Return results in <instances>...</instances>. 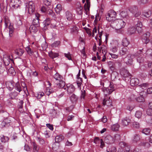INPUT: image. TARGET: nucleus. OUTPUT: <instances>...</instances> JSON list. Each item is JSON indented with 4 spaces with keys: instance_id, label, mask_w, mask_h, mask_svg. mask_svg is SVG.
Listing matches in <instances>:
<instances>
[{
    "instance_id": "nucleus-17",
    "label": "nucleus",
    "mask_w": 152,
    "mask_h": 152,
    "mask_svg": "<svg viewBox=\"0 0 152 152\" xmlns=\"http://www.w3.org/2000/svg\"><path fill=\"white\" fill-rule=\"evenodd\" d=\"M35 15L36 18L33 20V25H35L37 26H39V18L40 15L38 13H36Z\"/></svg>"
},
{
    "instance_id": "nucleus-23",
    "label": "nucleus",
    "mask_w": 152,
    "mask_h": 152,
    "mask_svg": "<svg viewBox=\"0 0 152 152\" xmlns=\"http://www.w3.org/2000/svg\"><path fill=\"white\" fill-rule=\"evenodd\" d=\"M130 84L131 86H136L138 85L139 83V80L137 78H132L130 81Z\"/></svg>"
},
{
    "instance_id": "nucleus-41",
    "label": "nucleus",
    "mask_w": 152,
    "mask_h": 152,
    "mask_svg": "<svg viewBox=\"0 0 152 152\" xmlns=\"http://www.w3.org/2000/svg\"><path fill=\"white\" fill-rule=\"evenodd\" d=\"M15 89L19 92H20L22 91V88L19 82H18L16 83L15 86Z\"/></svg>"
},
{
    "instance_id": "nucleus-43",
    "label": "nucleus",
    "mask_w": 152,
    "mask_h": 152,
    "mask_svg": "<svg viewBox=\"0 0 152 152\" xmlns=\"http://www.w3.org/2000/svg\"><path fill=\"white\" fill-rule=\"evenodd\" d=\"M76 11L77 13L79 15H81L83 13V8L80 6V5L77 8Z\"/></svg>"
},
{
    "instance_id": "nucleus-24",
    "label": "nucleus",
    "mask_w": 152,
    "mask_h": 152,
    "mask_svg": "<svg viewBox=\"0 0 152 152\" xmlns=\"http://www.w3.org/2000/svg\"><path fill=\"white\" fill-rule=\"evenodd\" d=\"M36 26L34 25H31L29 28V30L31 33H35L37 31V28Z\"/></svg>"
},
{
    "instance_id": "nucleus-19",
    "label": "nucleus",
    "mask_w": 152,
    "mask_h": 152,
    "mask_svg": "<svg viewBox=\"0 0 152 152\" xmlns=\"http://www.w3.org/2000/svg\"><path fill=\"white\" fill-rule=\"evenodd\" d=\"M90 6V0H86V2L84 5V9L86 12V14L87 15L88 13Z\"/></svg>"
},
{
    "instance_id": "nucleus-29",
    "label": "nucleus",
    "mask_w": 152,
    "mask_h": 152,
    "mask_svg": "<svg viewBox=\"0 0 152 152\" xmlns=\"http://www.w3.org/2000/svg\"><path fill=\"white\" fill-rule=\"evenodd\" d=\"M140 93V96L138 97L136 99V100L139 102H143L144 101V98L143 96L142 92H140L139 93Z\"/></svg>"
},
{
    "instance_id": "nucleus-40",
    "label": "nucleus",
    "mask_w": 152,
    "mask_h": 152,
    "mask_svg": "<svg viewBox=\"0 0 152 152\" xmlns=\"http://www.w3.org/2000/svg\"><path fill=\"white\" fill-rule=\"evenodd\" d=\"M54 91L49 87H47L46 89L45 94L49 96L50 94L53 93Z\"/></svg>"
},
{
    "instance_id": "nucleus-51",
    "label": "nucleus",
    "mask_w": 152,
    "mask_h": 152,
    "mask_svg": "<svg viewBox=\"0 0 152 152\" xmlns=\"http://www.w3.org/2000/svg\"><path fill=\"white\" fill-rule=\"evenodd\" d=\"M132 126L133 127L136 129L139 128L140 126L139 123L136 121H134L132 123Z\"/></svg>"
},
{
    "instance_id": "nucleus-13",
    "label": "nucleus",
    "mask_w": 152,
    "mask_h": 152,
    "mask_svg": "<svg viewBox=\"0 0 152 152\" xmlns=\"http://www.w3.org/2000/svg\"><path fill=\"white\" fill-rule=\"evenodd\" d=\"M11 122V120L9 118H5L4 120L1 123L2 127H7L10 125Z\"/></svg>"
},
{
    "instance_id": "nucleus-22",
    "label": "nucleus",
    "mask_w": 152,
    "mask_h": 152,
    "mask_svg": "<svg viewBox=\"0 0 152 152\" xmlns=\"http://www.w3.org/2000/svg\"><path fill=\"white\" fill-rule=\"evenodd\" d=\"M65 16L67 19L69 21L72 20L73 17V15L69 11L66 12Z\"/></svg>"
},
{
    "instance_id": "nucleus-60",
    "label": "nucleus",
    "mask_w": 152,
    "mask_h": 152,
    "mask_svg": "<svg viewBox=\"0 0 152 152\" xmlns=\"http://www.w3.org/2000/svg\"><path fill=\"white\" fill-rule=\"evenodd\" d=\"M148 0H138V2L140 4H145L148 3Z\"/></svg>"
},
{
    "instance_id": "nucleus-4",
    "label": "nucleus",
    "mask_w": 152,
    "mask_h": 152,
    "mask_svg": "<svg viewBox=\"0 0 152 152\" xmlns=\"http://www.w3.org/2000/svg\"><path fill=\"white\" fill-rule=\"evenodd\" d=\"M129 147L125 142H121L119 143L118 152H129Z\"/></svg>"
},
{
    "instance_id": "nucleus-26",
    "label": "nucleus",
    "mask_w": 152,
    "mask_h": 152,
    "mask_svg": "<svg viewBox=\"0 0 152 152\" xmlns=\"http://www.w3.org/2000/svg\"><path fill=\"white\" fill-rule=\"evenodd\" d=\"M7 88L10 91L12 90L14 88L13 84L11 82H7L6 83Z\"/></svg>"
},
{
    "instance_id": "nucleus-44",
    "label": "nucleus",
    "mask_w": 152,
    "mask_h": 152,
    "mask_svg": "<svg viewBox=\"0 0 152 152\" xmlns=\"http://www.w3.org/2000/svg\"><path fill=\"white\" fill-rule=\"evenodd\" d=\"M60 44V42L59 41H55L51 45V46L53 48H55L58 47Z\"/></svg>"
},
{
    "instance_id": "nucleus-36",
    "label": "nucleus",
    "mask_w": 152,
    "mask_h": 152,
    "mask_svg": "<svg viewBox=\"0 0 152 152\" xmlns=\"http://www.w3.org/2000/svg\"><path fill=\"white\" fill-rule=\"evenodd\" d=\"M120 127L119 125L118 124H113L111 126V129L114 131H118Z\"/></svg>"
},
{
    "instance_id": "nucleus-49",
    "label": "nucleus",
    "mask_w": 152,
    "mask_h": 152,
    "mask_svg": "<svg viewBox=\"0 0 152 152\" xmlns=\"http://www.w3.org/2000/svg\"><path fill=\"white\" fill-rule=\"evenodd\" d=\"M44 93L39 92L35 94L34 95L37 99H40L44 95Z\"/></svg>"
},
{
    "instance_id": "nucleus-11",
    "label": "nucleus",
    "mask_w": 152,
    "mask_h": 152,
    "mask_svg": "<svg viewBox=\"0 0 152 152\" xmlns=\"http://www.w3.org/2000/svg\"><path fill=\"white\" fill-rule=\"evenodd\" d=\"M150 35V33L148 32H146L142 36V39L143 42L147 44L149 42V37Z\"/></svg>"
},
{
    "instance_id": "nucleus-61",
    "label": "nucleus",
    "mask_w": 152,
    "mask_h": 152,
    "mask_svg": "<svg viewBox=\"0 0 152 152\" xmlns=\"http://www.w3.org/2000/svg\"><path fill=\"white\" fill-rule=\"evenodd\" d=\"M56 21L54 20H51L50 24L51 25V27L52 28L55 27L56 25Z\"/></svg>"
},
{
    "instance_id": "nucleus-37",
    "label": "nucleus",
    "mask_w": 152,
    "mask_h": 152,
    "mask_svg": "<svg viewBox=\"0 0 152 152\" xmlns=\"http://www.w3.org/2000/svg\"><path fill=\"white\" fill-rule=\"evenodd\" d=\"M54 78L56 80H62V77L58 73H56L54 76Z\"/></svg>"
},
{
    "instance_id": "nucleus-62",
    "label": "nucleus",
    "mask_w": 152,
    "mask_h": 152,
    "mask_svg": "<svg viewBox=\"0 0 152 152\" xmlns=\"http://www.w3.org/2000/svg\"><path fill=\"white\" fill-rule=\"evenodd\" d=\"M8 139V137L3 136L1 138V140L2 142H5L7 141Z\"/></svg>"
},
{
    "instance_id": "nucleus-27",
    "label": "nucleus",
    "mask_w": 152,
    "mask_h": 152,
    "mask_svg": "<svg viewBox=\"0 0 152 152\" xmlns=\"http://www.w3.org/2000/svg\"><path fill=\"white\" fill-rule=\"evenodd\" d=\"M25 50L28 54L30 56H32L34 53V52L29 46H27Z\"/></svg>"
},
{
    "instance_id": "nucleus-8",
    "label": "nucleus",
    "mask_w": 152,
    "mask_h": 152,
    "mask_svg": "<svg viewBox=\"0 0 152 152\" xmlns=\"http://www.w3.org/2000/svg\"><path fill=\"white\" fill-rule=\"evenodd\" d=\"M34 5L33 1H30L29 2L28 6H27L26 9L28 11L29 14H31L34 11Z\"/></svg>"
},
{
    "instance_id": "nucleus-55",
    "label": "nucleus",
    "mask_w": 152,
    "mask_h": 152,
    "mask_svg": "<svg viewBox=\"0 0 152 152\" xmlns=\"http://www.w3.org/2000/svg\"><path fill=\"white\" fill-rule=\"evenodd\" d=\"M150 131V129L149 128H146L142 130V133L146 135H148L149 134Z\"/></svg>"
},
{
    "instance_id": "nucleus-35",
    "label": "nucleus",
    "mask_w": 152,
    "mask_h": 152,
    "mask_svg": "<svg viewBox=\"0 0 152 152\" xmlns=\"http://www.w3.org/2000/svg\"><path fill=\"white\" fill-rule=\"evenodd\" d=\"M138 145L140 146H143L148 148L150 146V144L148 142H141Z\"/></svg>"
},
{
    "instance_id": "nucleus-63",
    "label": "nucleus",
    "mask_w": 152,
    "mask_h": 152,
    "mask_svg": "<svg viewBox=\"0 0 152 152\" xmlns=\"http://www.w3.org/2000/svg\"><path fill=\"white\" fill-rule=\"evenodd\" d=\"M51 20L50 18H47L44 21V23L45 25H49L51 23Z\"/></svg>"
},
{
    "instance_id": "nucleus-3",
    "label": "nucleus",
    "mask_w": 152,
    "mask_h": 152,
    "mask_svg": "<svg viewBox=\"0 0 152 152\" xmlns=\"http://www.w3.org/2000/svg\"><path fill=\"white\" fill-rule=\"evenodd\" d=\"M98 33H97V29L96 27H94L93 29L92 32V36L95 37L96 39H97V38L99 37V41L101 40L102 36V28H98Z\"/></svg>"
},
{
    "instance_id": "nucleus-1",
    "label": "nucleus",
    "mask_w": 152,
    "mask_h": 152,
    "mask_svg": "<svg viewBox=\"0 0 152 152\" xmlns=\"http://www.w3.org/2000/svg\"><path fill=\"white\" fill-rule=\"evenodd\" d=\"M125 25L126 23L123 20L117 19L111 23L110 26L113 29L120 32L119 30L124 28Z\"/></svg>"
},
{
    "instance_id": "nucleus-9",
    "label": "nucleus",
    "mask_w": 152,
    "mask_h": 152,
    "mask_svg": "<svg viewBox=\"0 0 152 152\" xmlns=\"http://www.w3.org/2000/svg\"><path fill=\"white\" fill-rule=\"evenodd\" d=\"M148 86V84L147 83H143L140 85L136 88V89L138 93L140 92H142V94L144 93L143 92L144 90L146 89Z\"/></svg>"
},
{
    "instance_id": "nucleus-52",
    "label": "nucleus",
    "mask_w": 152,
    "mask_h": 152,
    "mask_svg": "<svg viewBox=\"0 0 152 152\" xmlns=\"http://www.w3.org/2000/svg\"><path fill=\"white\" fill-rule=\"evenodd\" d=\"M141 55L140 56H138L137 57V61L139 62L140 65H141V63H142L143 62V58L141 57Z\"/></svg>"
},
{
    "instance_id": "nucleus-64",
    "label": "nucleus",
    "mask_w": 152,
    "mask_h": 152,
    "mask_svg": "<svg viewBox=\"0 0 152 152\" xmlns=\"http://www.w3.org/2000/svg\"><path fill=\"white\" fill-rule=\"evenodd\" d=\"M146 113L147 115H152V109L149 108L146 111Z\"/></svg>"
},
{
    "instance_id": "nucleus-57",
    "label": "nucleus",
    "mask_w": 152,
    "mask_h": 152,
    "mask_svg": "<svg viewBox=\"0 0 152 152\" xmlns=\"http://www.w3.org/2000/svg\"><path fill=\"white\" fill-rule=\"evenodd\" d=\"M143 15L145 16L148 17L151 15V12L149 10L145 11L143 13Z\"/></svg>"
},
{
    "instance_id": "nucleus-10",
    "label": "nucleus",
    "mask_w": 152,
    "mask_h": 152,
    "mask_svg": "<svg viewBox=\"0 0 152 152\" xmlns=\"http://www.w3.org/2000/svg\"><path fill=\"white\" fill-rule=\"evenodd\" d=\"M64 89L66 90L68 94H71L73 93L75 90V87L72 84H69L66 85Z\"/></svg>"
},
{
    "instance_id": "nucleus-21",
    "label": "nucleus",
    "mask_w": 152,
    "mask_h": 152,
    "mask_svg": "<svg viewBox=\"0 0 152 152\" xmlns=\"http://www.w3.org/2000/svg\"><path fill=\"white\" fill-rule=\"evenodd\" d=\"M133 56L130 55L128 56L125 58L126 63L127 64L131 65L133 63V60L132 57Z\"/></svg>"
},
{
    "instance_id": "nucleus-30",
    "label": "nucleus",
    "mask_w": 152,
    "mask_h": 152,
    "mask_svg": "<svg viewBox=\"0 0 152 152\" xmlns=\"http://www.w3.org/2000/svg\"><path fill=\"white\" fill-rule=\"evenodd\" d=\"M59 83H58L57 85V86L59 88H64L65 86V82L62 80H59Z\"/></svg>"
},
{
    "instance_id": "nucleus-42",
    "label": "nucleus",
    "mask_w": 152,
    "mask_h": 152,
    "mask_svg": "<svg viewBox=\"0 0 152 152\" xmlns=\"http://www.w3.org/2000/svg\"><path fill=\"white\" fill-rule=\"evenodd\" d=\"M111 101L110 99L107 100L106 99H104L103 100V104L104 105H107L108 106L111 105Z\"/></svg>"
},
{
    "instance_id": "nucleus-59",
    "label": "nucleus",
    "mask_w": 152,
    "mask_h": 152,
    "mask_svg": "<svg viewBox=\"0 0 152 152\" xmlns=\"http://www.w3.org/2000/svg\"><path fill=\"white\" fill-rule=\"evenodd\" d=\"M51 0H44L43 3L44 4L47 6H49L50 5Z\"/></svg>"
},
{
    "instance_id": "nucleus-5",
    "label": "nucleus",
    "mask_w": 152,
    "mask_h": 152,
    "mask_svg": "<svg viewBox=\"0 0 152 152\" xmlns=\"http://www.w3.org/2000/svg\"><path fill=\"white\" fill-rule=\"evenodd\" d=\"M21 5V1L20 0H11L10 5L13 9H16L20 7Z\"/></svg>"
},
{
    "instance_id": "nucleus-48",
    "label": "nucleus",
    "mask_w": 152,
    "mask_h": 152,
    "mask_svg": "<svg viewBox=\"0 0 152 152\" xmlns=\"http://www.w3.org/2000/svg\"><path fill=\"white\" fill-rule=\"evenodd\" d=\"M120 14L121 16L123 18H124V19H126H126H127L129 18V16L127 15V13L125 12L122 11L121 12Z\"/></svg>"
},
{
    "instance_id": "nucleus-18",
    "label": "nucleus",
    "mask_w": 152,
    "mask_h": 152,
    "mask_svg": "<svg viewBox=\"0 0 152 152\" xmlns=\"http://www.w3.org/2000/svg\"><path fill=\"white\" fill-rule=\"evenodd\" d=\"M118 47V43L116 41L114 42V45L112 47L110 50L113 52L115 53L117 52Z\"/></svg>"
},
{
    "instance_id": "nucleus-47",
    "label": "nucleus",
    "mask_w": 152,
    "mask_h": 152,
    "mask_svg": "<svg viewBox=\"0 0 152 152\" xmlns=\"http://www.w3.org/2000/svg\"><path fill=\"white\" fill-rule=\"evenodd\" d=\"M142 115V113L141 111L138 110L136 111L135 116L136 117L138 118H140Z\"/></svg>"
},
{
    "instance_id": "nucleus-20",
    "label": "nucleus",
    "mask_w": 152,
    "mask_h": 152,
    "mask_svg": "<svg viewBox=\"0 0 152 152\" xmlns=\"http://www.w3.org/2000/svg\"><path fill=\"white\" fill-rule=\"evenodd\" d=\"M130 122V119L128 117H125L122 120V124L124 126L127 125Z\"/></svg>"
},
{
    "instance_id": "nucleus-33",
    "label": "nucleus",
    "mask_w": 152,
    "mask_h": 152,
    "mask_svg": "<svg viewBox=\"0 0 152 152\" xmlns=\"http://www.w3.org/2000/svg\"><path fill=\"white\" fill-rule=\"evenodd\" d=\"M80 74H79L77 75V83L78 87H80L81 85L82 84V78L79 77Z\"/></svg>"
},
{
    "instance_id": "nucleus-32",
    "label": "nucleus",
    "mask_w": 152,
    "mask_h": 152,
    "mask_svg": "<svg viewBox=\"0 0 152 152\" xmlns=\"http://www.w3.org/2000/svg\"><path fill=\"white\" fill-rule=\"evenodd\" d=\"M120 73L121 75L124 77H127L129 75V73L126 70L124 69L123 71H121Z\"/></svg>"
},
{
    "instance_id": "nucleus-25",
    "label": "nucleus",
    "mask_w": 152,
    "mask_h": 152,
    "mask_svg": "<svg viewBox=\"0 0 152 152\" xmlns=\"http://www.w3.org/2000/svg\"><path fill=\"white\" fill-rule=\"evenodd\" d=\"M103 91L104 94L106 95L108 94H111L113 91V89H109V88H104L103 89Z\"/></svg>"
},
{
    "instance_id": "nucleus-28",
    "label": "nucleus",
    "mask_w": 152,
    "mask_h": 152,
    "mask_svg": "<svg viewBox=\"0 0 152 152\" xmlns=\"http://www.w3.org/2000/svg\"><path fill=\"white\" fill-rule=\"evenodd\" d=\"M64 139V137L61 135L57 136L55 138V141L57 142H59L62 141Z\"/></svg>"
},
{
    "instance_id": "nucleus-50",
    "label": "nucleus",
    "mask_w": 152,
    "mask_h": 152,
    "mask_svg": "<svg viewBox=\"0 0 152 152\" xmlns=\"http://www.w3.org/2000/svg\"><path fill=\"white\" fill-rule=\"evenodd\" d=\"M18 93L16 91L12 92L10 94V96L12 99H14L18 96Z\"/></svg>"
},
{
    "instance_id": "nucleus-53",
    "label": "nucleus",
    "mask_w": 152,
    "mask_h": 152,
    "mask_svg": "<svg viewBox=\"0 0 152 152\" xmlns=\"http://www.w3.org/2000/svg\"><path fill=\"white\" fill-rule=\"evenodd\" d=\"M33 150L34 152H38L39 149V147L34 142H33Z\"/></svg>"
},
{
    "instance_id": "nucleus-16",
    "label": "nucleus",
    "mask_w": 152,
    "mask_h": 152,
    "mask_svg": "<svg viewBox=\"0 0 152 152\" xmlns=\"http://www.w3.org/2000/svg\"><path fill=\"white\" fill-rule=\"evenodd\" d=\"M142 23L138 21L135 25V29L137 30L139 33H141L142 31Z\"/></svg>"
},
{
    "instance_id": "nucleus-58",
    "label": "nucleus",
    "mask_w": 152,
    "mask_h": 152,
    "mask_svg": "<svg viewBox=\"0 0 152 152\" xmlns=\"http://www.w3.org/2000/svg\"><path fill=\"white\" fill-rule=\"evenodd\" d=\"M128 32L131 34H133L135 32V28L133 27H130L129 28Z\"/></svg>"
},
{
    "instance_id": "nucleus-54",
    "label": "nucleus",
    "mask_w": 152,
    "mask_h": 152,
    "mask_svg": "<svg viewBox=\"0 0 152 152\" xmlns=\"http://www.w3.org/2000/svg\"><path fill=\"white\" fill-rule=\"evenodd\" d=\"M77 98L76 96L74 94H73L70 96V99L72 102H74L77 100Z\"/></svg>"
},
{
    "instance_id": "nucleus-46",
    "label": "nucleus",
    "mask_w": 152,
    "mask_h": 152,
    "mask_svg": "<svg viewBox=\"0 0 152 152\" xmlns=\"http://www.w3.org/2000/svg\"><path fill=\"white\" fill-rule=\"evenodd\" d=\"M55 10L56 13H59L62 10L61 5L60 4H58L55 8Z\"/></svg>"
},
{
    "instance_id": "nucleus-7",
    "label": "nucleus",
    "mask_w": 152,
    "mask_h": 152,
    "mask_svg": "<svg viewBox=\"0 0 152 152\" xmlns=\"http://www.w3.org/2000/svg\"><path fill=\"white\" fill-rule=\"evenodd\" d=\"M41 12L42 13H45L50 15H52L53 14V11L52 9L49 7L47 6H43L40 9Z\"/></svg>"
},
{
    "instance_id": "nucleus-15",
    "label": "nucleus",
    "mask_w": 152,
    "mask_h": 152,
    "mask_svg": "<svg viewBox=\"0 0 152 152\" xmlns=\"http://www.w3.org/2000/svg\"><path fill=\"white\" fill-rule=\"evenodd\" d=\"M137 7L136 6H134L130 10L134 15L136 17H138L140 15V13L137 12Z\"/></svg>"
},
{
    "instance_id": "nucleus-39",
    "label": "nucleus",
    "mask_w": 152,
    "mask_h": 152,
    "mask_svg": "<svg viewBox=\"0 0 152 152\" xmlns=\"http://www.w3.org/2000/svg\"><path fill=\"white\" fill-rule=\"evenodd\" d=\"M127 53V50L126 48H123L122 49L119 51L120 54L122 56L126 54Z\"/></svg>"
},
{
    "instance_id": "nucleus-38",
    "label": "nucleus",
    "mask_w": 152,
    "mask_h": 152,
    "mask_svg": "<svg viewBox=\"0 0 152 152\" xmlns=\"http://www.w3.org/2000/svg\"><path fill=\"white\" fill-rule=\"evenodd\" d=\"M122 43L124 46L126 47L129 45V42L126 38H124L122 40Z\"/></svg>"
},
{
    "instance_id": "nucleus-14",
    "label": "nucleus",
    "mask_w": 152,
    "mask_h": 152,
    "mask_svg": "<svg viewBox=\"0 0 152 152\" xmlns=\"http://www.w3.org/2000/svg\"><path fill=\"white\" fill-rule=\"evenodd\" d=\"M3 61L6 65H8L10 63V61H12V58L10 56L5 54L3 56Z\"/></svg>"
},
{
    "instance_id": "nucleus-2",
    "label": "nucleus",
    "mask_w": 152,
    "mask_h": 152,
    "mask_svg": "<svg viewBox=\"0 0 152 152\" xmlns=\"http://www.w3.org/2000/svg\"><path fill=\"white\" fill-rule=\"evenodd\" d=\"M116 12L113 10H110L107 12L106 14L107 20L110 22L115 20L116 16Z\"/></svg>"
},
{
    "instance_id": "nucleus-31",
    "label": "nucleus",
    "mask_w": 152,
    "mask_h": 152,
    "mask_svg": "<svg viewBox=\"0 0 152 152\" xmlns=\"http://www.w3.org/2000/svg\"><path fill=\"white\" fill-rule=\"evenodd\" d=\"M49 55L50 58L53 59L58 57V54L57 53H54L51 51L49 53Z\"/></svg>"
},
{
    "instance_id": "nucleus-45",
    "label": "nucleus",
    "mask_w": 152,
    "mask_h": 152,
    "mask_svg": "<svg viewBox=\"0 0 152 152\" xmlns=\"http://www.w3.org/2000/svg\"><path fill=\"white\" fill-rule=\"evenodd\" d=\"M15 52L18 56H21L24 53V51L22 49H19L16 50L15 51Z\"/></svg>"
},
{
    "instance_id": "nucleus-34",
    "label": "nucleus",
    "mask_w": 152,
    "mask_h": 152,
    "mask_svg": "<svg viewBox=\"0 0 152 152\" xmlns=\"http://www.w3.org/2000/svg\"><path fill=\"white\" fill-rule=\"evenodd\" d=\"M140 140V136L138 134L135 135L133 137V142H137Z\"/></svg>"
},
{
    "instance_id": "nucleus-6",
    "label": "nucleus",
    "mask_w": 152,
    "mask_h": 152,
    "mask_svg": "<svg viewBox=\"0 0 152 152\" xmlns=\"http://www.w3.org/2000/svg\"><path fill=\"white\" fill-rule=\"evenodd\" d=\"M5 25L6 28H8L9 31V34L10 37L12 36V33L14 31V28L12 24L10 23V20L5 19Z\"/></svg>"
},
{
    "instance_id": "nucleus-12",
    "label": "nucleus",
    "mask_w": 152,
    "mask_h": 152,
    "mask_svg": "<svg viewBox=\"0 0 152 152\" xmlns=\"http://www.w3.org/2000/svg\"><path fill=\"white\" fill-rule=\"evenodd\" d=\"M105 142L108 144H111L115 142L114 138L110 135L107 136L104 139Z\"/></svg>"
},
{
    "instance_id": "nucleus-56",
    "label": "nucleus",
    "mask_w": 152,
    "mask_h": 152,
    "mask_svg": "<svg viewBox=\"0 0 152 152\" xmlns=\"http://www.w3.org/2000/svg\"><path fill=\"white\" fill-rule=\"evenodd\" d=\"M21 85L22 88H23V90L25 93L26 92V91H27V87L24 82H22L21 83Z\"/></svg>"
}]
</instances>
